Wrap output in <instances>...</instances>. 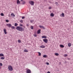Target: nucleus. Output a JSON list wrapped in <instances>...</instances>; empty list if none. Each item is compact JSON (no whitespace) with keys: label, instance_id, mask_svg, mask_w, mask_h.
I'll return each instance as SVG.
<instances>
[{"label":"nucleus","instance_id":"nucleus-25","mask_svg":"<svg viewBox=\"0 0 73 73\" xmlns=\"http://www.w3.org/2000/svg\"><path fill=\"white\" fill-rule=\"evenodd\" d=\"M18 42H19V43H21V40H18Z\"/></svg>","mask_w":73,"mask_h":73},{"label":"nucleus","instance_id":"nucleus-9","mask_svg":"<svg viewBox=\"0 0 73 73\" xmlns=\"http://www.w3.org/2000/svg\"><path fill=\"white\" fill-rule=\"evenodd\" d=\"M42 38H46L47 37L45 36H42Z\"/></svg>","mask_w":73,"mask_h":73},{"label":"nucleus","instance_id":"nucleus-36","mask_svg":"<svg viewBox=\"0 0 73 73\" xmlns=\"http://www.w3.org/2000/svg\"><path fill=\"white\" fill-rule=\"evenodd\" d=\"M52 9V7H48V9Z\"/></svg>","mask_w":73,"mask_h":73},{"label":"nucleus","instance_id":"nucleus-30","mask_svg":"<svg viewBox=\"0 0 73 73\" xmlns=\"http://www.w3.org/2000/svg\"><path fill=\"white\" fill-rule=\"evenodd\" d=\"M37 35L36 34H35L34 35V37H37Z\"/></svg>","mask_w":73,"mask_h":73},{"label":"nucleus","instance_id":"nucleus-1","mask_svg":"<svg viewBox=\"0 0 73 73\" xmlns=\"http://www.w3.org/2000/svg\"><path fill=\"white\" fill-rule=\"evenodd\" d=\"M16 29L19 31H24V29L21 26L17 27L16 28Z\"/></svg>","mask_w":73,"mask_h":73},{"label":"nucleus","instance_id":"nucleus-28","mask_svg":"<svg viewBox=\"0 0 73 73\" xmlns=\"http://www.w3.org/2000/svg\"><path fill=\"white\" fill-rule=\"evenodd\" d=\"M18 25L17 24L15 23V27H17V26Z\"/></svg>","mask_w":73,"mask_h":73},{"label":"nucleus","instance_id":"nucleus-27","mask_svg":"<svg viewBox=\"0 0 73 73\" xmlns=\"http://www.w3.org/2000/svg\"><path fill=\"white\" fill-rule=\"evenodd\" d=\"M1 16H4V14H3V13H1Z\"/></svg>","mask_w":73,"mask_h":73},{"label":"nucleus","instance_id":"nucleus-37","mask_svg":"<svg viewBox=\"0 0 73 73\" xmlns=\"http://www.w3.org/2000/svg\"><path fill=\"white\" fill-rule=\"evenodd\" d=\"M20 23H23V21L22 20H21L20 21Z\"/></svg>","mask_w":73,"mask_h":73},{"label":"nucleus","instance_id":"nucleus-22","mask_svg":"<svg viewBox=\"0 0 73 73\" xmlns=\"http://www.w3.org/2000/svg\"><path fill=\"white\" fill-rule=\"evenodd\" d=\"M24 52H28V51L26 49H25L24 50Z\"/></svg>","mask_w":73,"mask_h":73},{"label":"nucleus","instance_id":"nucleus-2","mask_svg":"<svg viewBox=\"0 0 73 73\" xmlns=\"http://www.w3.org/2000/svg\"><path fill=\"white\" fill-rule=\"evenodd\" d=\"M8 68L9 71H12V70H13V68H12V66L11 65H9V66L8 67Z\"/></svg>","mask_w":73,"mask_h":73},{"label":"nucleus","instance_id":"nucleus-8","mask_svg":"<svg viewBox=\"0 0 73 73\" xmlns=\"http://www.w3.org/2000/svg\"><path fill=\"white\" fill-rule=\"evenodd\" d=\"M39 27H40V28H42V29H45V27H44L42 26H39Z\"/></svg>","mask_w":73,"mask_h":73},{"label":"nucleus","instance_id":"nucleus-5","mask_svg":"<svg viewBox=\"0 0 73 73\" xmlns=\"http://www.w3.org/2000/svg\"><path fill=\"white\" fill-rule=\"evenodd\" d=\"M27 73H31V71L30 69H28L27 70Z\"/></svg>","mask_w":73,"mask_h":73},{"label":"nucleus","instance_id":"nucleus-40","mask_svg":"<svg viewBox=\"0 0 73 73\" xmlns=\"http://www.w3.org/2000/svg\"><path fill=\"white\" fill-rule=\"evenodd\" d=\"M50 72H49V71H48V72H47V73H50Z\"/></svg>","mask_w":73,"mask_h":73},{"label":"nucleus","instance_id":"nucleus-7","mask_svg":"<svg viewBox=\"0 0 73 73\" xmlns=\"http://www.w3.org/2000/svg\"><path fill=\"white\" fill-rule=\"evenodd\" d=\"M7 27H9V28H10V27H12V25L11 24H7Z\"/></svg>","mask_w":73,"mask_h":73},{"label":"nucleus","instance_id":"nucleus-18","mask_svg":"<svg viewBox=\"0 0 73 73\" xmlns=\"http://www.w3.org/2000/svg\"><path fill=\"white\" fill-rule=\"evenodd\" d=\"M4 57V54H0V57Z\"/></svg>","mask_w":73,"mask_h":73},{"label":"nucleus","instance_id":"nucleus-23","mask_svg":"<svg viewBox=\"0 0 73 73\" xmlns=\"http://www.w3.org/2000/svg\"><path fill=\"white\" fill-rule=\"evenodd\" d=\"M30 28L31 29H33V26H31Z\"/></svg>","mask_w":73,"mask_h":73},{"label":"nucleus","instance_id":"nucleus-31","mask_svg":"<svg viewBox=\"0 0 73 73\" xmlns=\"http://www.w3.org/2000/svg\"><path fill=\"white\" fill-rule=\"evenodd\" d=\"M30 21L31 23H32L33 21H34L33 20L32 21Z\"/></svg>","mask_w":73,"mask_h":73},{"label":"nucleus","instance_id":"nucleus-41","mask_svg":"<svg viewBox=\"0 0 73 73\" xmlns=\"http://www.w3.org/2000/svg\"><path fill=\"white\" fill-rule=\"evenodd\" d=\"M21 1H23V0H21Z\"/></svg>","mask_w":73,"mask_h":73},{"label":"nucleus","instance_id":"nucleus-11","mask_svg":"<svg viewBox=\"0 0 73 73\" xmlns=\"http://www.w3.org/2000/svg\"><path fill=\"white\" fill-rule=\"evenodd\" d=\"M45 47V46L42 45L41 46H40V48H44Z\"/></svg>","mask_w":73,"mask_h":73},{"label":"nucleus","instance_id":"nucleus-15","mask_svg":"<svg viewBox=\"0 0 73 73\" xmlns=\"http://www.w3.org/2000/svg\"><path fill=\"white\" fill-rule=\"evenodd\" d=\"M50 16H51V17H53L54 16V15L53 13H51L50 15Z\"/></svg>","mask_w":73,"mask_h":73},{"label":"nucleus","instance_id":"nucleus-32","mask_svg":"<svg viewBox=\"0 0 73 73\" xmlns=\"http://www.w3.org/2000/svg\"><path fill=\"white\" fill-rule=\"evenodd\" d=\"M68 56V55L66 54H65L64 55V57H67Z\"/></svg>","mask_w":73,"mask_h":73},{"label":"nucleus","instance_id":"nucleus-20","mask_svg":"<svg viewBox=\"0 0 73 73\" xmlns=\"http://www.w3.org/2000/svg\"><path fill=\"white\" fill-rule=\"evenodd\" d=\"M17 4H20V2L19 1V0H17Z\"/></svg>","mask_w":73,"mask_h":73},{"label":"nucleus","instance_id":"nucleus-33","mask_svg":"<svg viewBox=\"0 0 73 73\" xmlns=\"http://www.w3.org/2000/svg\"><path fill=\"white\" fill-rule=\"evenodd\" d=\"M0 66H3V64L1 63H0Z\"/></svg>","mask_w":73,"mask_h":73},{"label":"nucleus","instance_id":"nucleus-14","mask_svg":"<svg viewBox=\"0 0 73 73\" xmlns=\"http://www.w3.org/2000/svg\"><path fill=\"white\" fill-rule=\"evenodd\" d=\"M62 16V17H64L65 16V15L64 14V13H62L61 15H60V16Z\"/></svg>","mask_w":73,"mask_h":73},{"label":"nucleus","instance_id":"nucleus-29","mask_svg":"<svg viewBox=\"0 0 73 73\" xmlns=\"http://www.w3.org/2000/svg\"><path fill=\"white\" fill-rule=\"evenodd\" d=\"M11 28L12 29H15V27L14 26H12Z\"/></svg>","mask_w":73,"mask_h":73},{"label":"nucleus","instance_id":"nucleus-19","mask_svg":"<svg viewBox=\"0 0 73 73\" xmlns=\"http://www.w3.org/2000/svg\"><path fill=\"white\" fill-rule=\"evenodd\" d=\"M55 55L56 56H59V54L58 53H55Z\"/></svg>","mask_w":73,"mask_h":73},{"label":"nucleus","instance_id":"nucleus-26","mask_svg":"<svg viewBox=\"0 0 73 73\" xmlns=\"http://www.w3.org/2000/svg\"><path fill=\"white\" fill-rule=\"evenodd\" d=\"M1 60H4V57H1Z\"/></svg>","mask_w":73,"mask_h":73},{"label":"nucleus","instance_id":"nucleus-12","mask_svg":"<svg viewBox=\"0 0 73 73\" xmlns=\"http://www.w3.org/2000/svg\"><path fill=\"white\" fill-rule=\"evenodd\" d=\"M11 16L12 17H15V15L13 13H12L11 14Z\"/></svg>","mask_w":73,"mask_h":73},{"label":"nucleus","instance_id":"nucleus-35","mask_svg":"<svg viewBox=\"0 0 73 73\" xmlns=\"http://www.w3.org/2000/svg\"><path fill=\"white\" fill-rule=\"evenodd\" d=\"M22 19H25V17H22Z\"/></svg>","mask_w":73,"mask_h":73},{"label":"nucleus","instance_id":"nucleus-38","mask_svg":"<svg viewBox=\"0 0 73 73\" xmlns=\"http://www.w3.org/2000/svg\"><path fill=\"white\" fill-rule=\"evenodd\" d=\"M46 65H49V63L48 62H47L46 63Z\"/></svg>","mask_w":73,"mask_h":73},{"label":"nucleus","instance_id":"nucleus-44","mask_svg":"<svg viewBox=\"0 0 73 73\" xmlns=\"http://www.w3.org/2000/svg\"><path fill=\"white\" fill-rule=\"evenodd\" d=\"M24 27L25 28V26H24Z\"/></svg>","mask_w":73,"mask_h":73},{"label":"nucleus","instance_id":"nucleus-17","mask_svg":"<svg viewBox=\"0 0 73 73\" xmlns=\"http://www.w3.org/2000/svg\"><path fill=\"white\" fill-rule=\"evenodd\" d=\"M38 56H41V53L40 52H38Z\"/></svg>","mask_w":73,"mask_h":73},{"label":"nucleus","instance_id":"nucleus-21","mask_svg":"<svg viewBox=\"0 0 73 73\" xmlns=\"http://www.w3.org/2000/svg\"><path fill=\"white\" fill-rule=\"evenodd\" d=\"M43 57H44V58H46V57H47V55H44L43 56Z\"/></svg>","mask_w":73,"mask_h":73},{"label":"nucleus","instance_id":"nucleus-4","mask_svg":"<svg viewBox=\"0 0 73 73\" xmlns=\"http://www.w3.org/2000/svg\"><path fill=\"white\" fill-rule=\"evenodd\" d=\"M43 41L44 42H45V43H47L48 41V40L47 39L45 38L43 39Z\"/></svg>","mask_w":73,"mask_h":73},{"label":"nucleus","instance_id":"nucleus-45","mask_svg":"<svg viewBox=\"0 0 73 73\" xmlns=\"http://www.w3.org/2000/svg\"><path fill=\"white\" fill-rule=\"evenodd\" d=\"M1 66H0V69H1Z\"/></svg>","mask_w":73,"mask_h":73},{"label":"nucleus","instance_id":"nucleus-16","mask_svg":"<svg viewBox=\"0 0 73 73\" xmlns=\"http://www.w3.org/2000/svg\"><path fill=\"white\" fill-rule=\"evenodd\" d=\"M60 46L61 47V48H64V46L62 44H60Z\"/></svg>","mask_w":73,"mask_h":73},{"label":"nucleus","instance_id":"nucleus-34","mask_svg":"<svg viewBox=\"0 0 73 73\" xmlns=\"http://www.w3.org/2000/svg\"><path fill=\"white\" fill-rule=\"evenodd\" d=\"M6 21L7 23H8V22H9V21H8V20H6Z\"/></svg>","mask_w":73,"mask_h":73},{"label":"nucleus","instance_id":"nucleus-43","mask_svg":"<svg viewBox=\"0 0 73 73\" xmlns=\"http://www.w3.org/2000/svg\"><path fill=\"white\" fill-rule=\"evenodd\" d=\"M23 3H23V2H22V4H24V2H23Z\"/></svg>","mask_w":73,"mask_h":73},{"label":"nucleus","instance_id":"nucleus-3","mask_svg":"<svg viewBox=\"0 0 73 73\" xmlns=\"http://www.w3.org/2000/svg\"><path fill=\"white\" fill-rule=\"evenodd\" d=\"M29 3L31 5H34V2L33 1H29Z\"/></svg>","mask_w":73,"mask_h":73},{"label":"nucleus","instance_id":"nucleus-10","mask_svg":"<svg viewBox=\"0 0 73 73\" xmlns=\"http://www.w3.org/2000/svg\"><path fill=\"white\" fill-rule=\"evenodd\" d=\"M37 33L38 34H39V33H41V30L40 29L38 30V31Z\"/></svg>","mask_w":73,"mask_h":73},{"label":"nucleus","instance_id":"nucleus-42","mask_svg":"<svg viewBox=\"0 0 73 73\" xmlns=\"http://www.w3.org/2000/svg\"><path fill=\"white\" fill-rule=\"evenodd\" d=\"M68 60H70V58H68Z\"/></svg>","mask_w":73,"mask_h":73},{"label":"nucleus","instance_id":"nucleus-24","mask_svg":"<svg viewBox=\"0 0 73 73\" xmlns=\"http://www.w3.org/2000/svg\"><path fill=\"white\" fill-rule=\"evenodd\" d=\"M56 5L57 6L58 5V3L57 2H56Z\"/></svg>","mask_w":73,"mask_h":73},{"label":"nucleus","instance_id":"nucleus-39","mask_svg":"<svg viewBox=\"0 0 73 73\" xmlns=\"http://www.w3.org/2000/svg\"><path fill=\"white\" fill-rule=\"evenodd\" d=\"M20 26H21V27H23V25H20Z\"/></svg>","mask_w":73,"mask_h":73},{"label":"nucleus","instance_id":"nucleus-13","mask_svg":"<svg viewBox=\"0 0 73 73\" xmlns=\"http://www.w3.org/2000/svg\"><path fill=\"white\" fill-rule=\"evenodd\" d=\"M72 46V44H71V43H69L68 44V46L69 47H70L71 46Z\"/></svg>","mask_w":73,"mask_h":73},{"label":"nucleus","instance_id":"nucleus-6","mask_svg":"<svg viewBox=\"0 0 73 73\" xmlns=\"http://www.w3.org/2000/svg\"><path fill=\"white\" fill-rule=\"evenodd\" d=\"M3 32L5 35H7V30L6 29H3Z\"/></svg>","mask_w":73,"mask_h":73}]
</instances>
